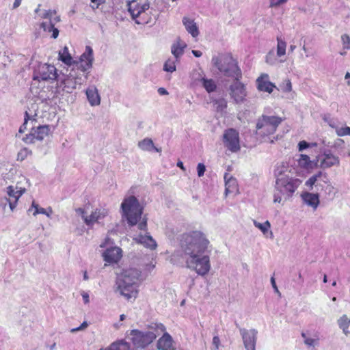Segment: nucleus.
<instances>
[{"mask_svg": "<svg viewBox=\"0 0 350 350\" xmlns=\"http://www.w3.org/2000/svg\"><path fill=\"white\" fill-rule=\"evenodd\" d=\"M208 245V240L200 231L184 233L180 239V250L187 256V267L200 276L206 275L211 269Z\"/></svg>", "mask_w": 350, "mask_h": 350, "instance_id": "nucleus-1", "label": "nucleus"}, {"mask_svg": "<svg viewBox=\"0 0 350 350\" xmlns=\"http://www.w3.org/2000/svg\"><path fill=\"white\" fill-rule=\"evenodd\" d=\"M144 279L136 268L124 269L117 277L116 292L127 300L135 299L138 294L139 283Z\"/></svg>", "mask_w": 350, "mask_h": 350, "instance_id": "nucleus-2", "label": "nucleus"}, {"mask_svg": "<svg viewBox=\"0 0 350 350\" xmlns=\"http://www.w3.org/2000/svg\"><path fill=\"white\" fill-rule=\"evenodd\" d=\"M301 183V179L293 176L277 178L274 188L273 202L283 206L293 196Z\"/></svg>", "mask_w": 350, "mask_h": 350, "instance_id": "nucleus-3", "label": "nucleus"}, {"mask_svg": "<svg viewBox=\"0 0 350 350\" xmlns=\"http://www.w3.org/2000/svg\"><path fill=\"white\" fill-rule=\"evenodd\" d=\"M149 329V330L145 332L138 329L131 331V339L135 348L144 349L151 344L163 332L166 330L165 327L160 323H151Z\"/></svg>", "mask_w": 350, "mask_h": 350, "instance_id": "nucleus-4", "label": "nucleus"}, {"mask_svg": "<svg viewBox=\"0 0 350 350\" xmlns=\"http://www.w3.org/2000/svg\"><path fill=\"white\" fill-rule=\"evenodd\" d=\"M128 11L137 24L150 23L155 18L152 14L148 0H132L127 2Z\"/></svg>", "mask_w": 350, "mask_h": 350, "instance_id": "nucleus-5", "label": "nucleus"}, {"mask_svg": "<svg viewBox=\"0 0 350 350\" xmlns=\"http://www.w3.org/2000/svg\"><path fill=\"white\" fill-rule=\"evenodd\" d=\"M122 216L129 226L136 225L142 218L143 207L133 196L125 197L120 206Z\"/></svg>", "mask_w": 350, "mask_h": 350, "instance_id": "nucleus-6", "label": "nucleus"}, {"mask_svg": "<svg viewBox=\"0 0 350 350\" xmlns=\"http://www.w3.org/2000/svg\"><path fill=\"white\" fill-rule=\"evenodd\" d=\"M213 65L224 76L235 79H241L242 72L238 66L236 59L230 55H224L220 57L212 58Z\"/></svg>", "mask_w": 350, "mask_h": 350, "instance_id": "nucleus-7", "label": "nucleus"}, {"mask_svg": "<svg viewBox=\"0 0 350 350\" xmlns=\"http://www.w3.org/2000/svg\"><path fill=\"white\" fill-rule=\"evenodd\" d=\"M40 5L35 10V13L38 14V17L41 19L46 20L40 23V28L46 32H52L51 37L57 38L59 35V30L55 27L57 23L60 21L59 16L57 15L55 10H43L40 9Z\"/></svg>", "mask_w": 350, "mask_h": 350, "instance_id": "nucleus-8", "label": "nucleus"}, {"mask_svg": "<svg viewBox=\"0 0 350 350\" xmlns=\"http://www.w3.org/2000/svg\"><path fill=\"white\" fill-rule=\"evenodd\" d=\"M305 185L310 190L314 188L317 191H324L327 194H330L334 189L327 174L321 171L311 176L306 181Z\"/></svg>", "mask_w": 350, "mask_h": 350, "instance_id": "nucleus-9", "label": "nucleus"}, {"mask_svg": "<svg viewBox=\"0 0 350 350\" xmlns=\"http://www.w3.org/2000/svg\"><path fill=\"white\" fill-rule=\"evenodd\" d=\"M282 122V119L278 116H262L256 124L258 134L262 135L273 134Z\"/></svg>", "mask_w": 350, "mask_h": 350, "instance_id": "nucleus-10", "label": "nucleus"}, {"mask_svg": "<svg viewBox=\"0 0 350 350\" xmlns=\"http://www.w3.org/2000/svg\"><path fill=\"white\" fill-rule=\"evenodd\" d=\"M276 53L271 50L265 56V62L270 66H276L286 62L287 44L281 37H277Z\"/></svg>", "mask_w": 350, "mask_h": 350, "instance_id": "nucleus-11", "label": "nucleus"}, {"mask_svg": "<svg viewBox=\"0 0 350 350\" xmlns=\"http://www.w3.org/2000/svg\"><path fill=\"white\" fill-rule=\"evenodd\" d=\"M138 228L142 231L139 234L133 237V240L147 247L150 250L156 249L157 244L156 241L146 232L147 230V219L143 217L142 220L139 222Z\"/></svg>", "mask_w": 350, "mask_h": 350, "instance_id": "nucleus-12", "label": "nucleus"}, {"mask_svg": "<svg viewBox=\"0 0 350 350\" xmlns=\"http://www.w3.org/2000/svg\"><path fill=\"white\" fill-rule=\"evenodd\" d=\"M57 79L56 68L51 64H40L35 69L33 79L53 81Z\"/></svg>", "mask_w": 350, "mask_h": 350, "instance_id": "nucleus-13", "label": "nucleus"}, {"mask_svg": "<svg viewBox=\"0 0 350 350\" xmlns=\"http://www.w3.org/2000/svg\"><path fill=\"white\" fill-rule=\"evenodd\" d=\"M229 94L236 104H242L245 102L247 96L246 85L241 81V79H235L229 86Z\"/></svg>", "mask_w": 350, "mask_h": 350, "instance_id": "nucleus-14", "label": "nucleus"}, {"mask_svg": "<svg viewBox=\"0 0 350 350\" xmlns=\"http://www.w3.org/2000/svg\"><path fill=\"white\" fill-rule=\"evenodd\" d=\"M113 241L109 237H106L105 241L100 245V247H107L103 252L104 260L109 263L117 262L122 257V250L116 246H111Z\"/></svg>", "mask_w": 350, "mask_h": 350, "instance_id": "nucleus-15", "label": "nucleus"}, {"mask_svg": "<svg viewBox=\"0 0 350 350\" xmlns=\"http://www.w3.org/2000/svg\"><path fill=\"white\" fill-rule=\"evenodd\" d=\"M222 142L224 147L231 152H237L241 148L239 133L234 129L224 131Z\"/></svg>", "mask_w": 350, "mask_h": 350, "instance_id": "nucleus-16", "label": "nucleus"}, {"mask_svg": "<svg viewBox=\"0 0 350 350\" xmlns=\"http://www.w3.org/2000/svg\"><path fill=\"white\" fill-rule=\"evenodd\" d=\"M94 60L93 49L90 46H86L85 51L80 56L79 60L73 62V68L81 72L90 73Z\"/></svg>", "mask_w": 350, "mask_h": 350, "instance_id": "nucleus-17", "label": "nucleus"}, {"mask_svg": "<svg viewBox=\"0 0 350 350\" xmlns=\"http://www.w3.org/2000/svg\"><path fill=\"white\" fill-rule=\"evenodd\" d=\"M76 212L80 215L87 226H93L95 223H100L105 217L108 215V210L105 208H96L90 216H87L85 211L79 208Z\"/></svg>", "mask_w": 350, "mask_h": 350, "instance_id": "nucleus-18", "label": "nucleus"}, {"mask_svg": "<svg viewBox=\"0 0 350 350\" xmlns=\"http://www.w3.org/2000/svg\"><path fill=\"white\" fill-rule=\"evenodd\" d=\"M340 164L338 157L334 155L330 150H325L319 154L315 159V165L321 169L325 170L333 166H338Z\"/></svg>", "mask_w": 350, "mask_h": 350, "instance_id": "nucleus-19", "label": "nucleus"}, {"mask_svg": "<svg viewBox=\"0 0 350 350\" xmlns=\"http://www.w3.org/2000/svg\"><path fill=\"white\" fill-rule=\"evenodd\" d=\"M50 130V127L48 125L33 127L31 129L30 133L23 138V140L27 144L35 143L36 141H42L45 137L48 136Z\"/></svg>", "mask_w": 350, "mask_h": 350, "instance_id": "nucleus-20", "label": "nucleus"}, {"mask_svg": "<svg viewBox=\"0 0 350 350\" xmlns=\"http://www.w3.org/2000/svg\"><path fill=\"white\" fill-rule=\"evenodd\" d=\"M6 196L8 199V204L11 211L16 208L18 201L22 195L25 192V189L17 186H8L5 189Z\"/></svg>", "mask_w": 350, "mask_h": 350, "instance_id": "nucleus-21", "label": "nucleus"}, {"mask_svg": "<svg viewBox=\"0 0 350 350\" xmlns=\"http://www.w3.org/2000/svg\"><path fill=\"white\" fill-rule=\"evenodd\" d=\"M244 347L246 350H256L258 332L255 329H241Z\"/></svg>", "mask_w": 350, "mask_h": 350, "instance_id": "nucleus-22", "label": "nucleus"}, {"mask_svg": "<svg viewBox=\"0 0 350 350\" xmlns=\"http://www.w3.org/2000/svg\"><path fill=\"white\" fill-rule=\"evenodd\" d=\"M191 78L195 81H200L208 93L214 92L217 88L215 82L213 79L205 78L200 69L193 70L191 73Z\"/></svg>", "mask_w": 350, "mask_h": 350, "instance_id": "nucleus-23", "label": "nucleus"}, {"mask_svg": "<svg viewBox=\"0 0 350 350\" xmlns=\"http://www.w3.org/2000/svg\"><path fill=\"white\" fill-rule=\"evenodd\" d=\"M257 89L260 92H265L271 94L273 89L275 88L274 83L269 81V76L268 74H261L256 81Z\"/></svg>", "mask_w": 350, "mask_h": 350, "instance_id": "nucleus-24", "label": "nucleus"}, {"mask_svg": "<svg viewBox=\"0 0 350 350\" xmlns=\"http://www.w3.org/2000/svg\"><path fill=\"white\" fill-rule=\"evenodd\" d=\"M292 170L293 168L286 161L277 163L273 170V175L275 180H277V178L293 176V173Z\"/></svg>", "mask_w": 350, "mask_h": 350, "instance_id": "nucleus-25", "label": "nucleus"}, {"mask_svg": "<svg viewBox=\"0 0 350 350\" xmlns=\"http://www.w3.org/2000/svg\"><path fill=\"white\" fill-rule=\"evenodd\" d=\"M303 202L308 206L316 210L320 203L319 195L318 193H310L308 191L303 192L301 195Z\"/></svg>", "mask_w": 350, "mask_h": 350, "instance_id": "nucleus-26", "label": "nucleus"}, {"mask_svg": "<svg viewBox=\"0 0 350 350\" xmlns=\"http://www.w3.org/2000/svg\"><path fill=\"white\" fill-rule=\"evenodd\" d=\"M85 94L92 107L98 106L100 104V96L95 85H90L85 90Z\"/></svg>", "mask_w": 350, "mask_h": 350, "instance_id": "nucleus-27", "label": "nucleus"}, {"mask_svg": "<svg viewBox=\"0 0 350 350\" xmlns=\"http://www.w3.org/2000/svg\"><path fill=\"white\" fill-rule=\"evenodd\" d=\"M163 336L157 341V348L159 350H175L172 336L165 332H162Z\"/></svg>", "mask_w": 350, "mask_h": 350, "instance_id": "nucleus-28", "label": "nucleus"}, {"mask_svg": "<svg viewBox=\"0 0 350 350\" xmlns=\"http://www.w3.org/2000/svg\"><path fill=\"white\" fill-rule=\"evenodd\" d=\"M187 46V45L186 42L182 40L180 38H178L173 42L171 46V52L176 60H179V59L183 55L184 51Z\"/></svg>", "mask_w": 350, "mask_h": 350, "instance_id": "nucleus-29", "label": "nucleus"}, {"mask_svg": "<svg viewBox=\"0 0 350 350\" xmlns=\"http://www.w3.org/2000/svg\"><path fill=\"white\" fill-rule=\"evenodd\" d=\"M183 23L187 30V31L191 34V36L193 38H198V36L200 34V31L198 29V27L197 26V24L194 21V20L188 18V17H183Z\"/></svg>", "mask_w": 350, "mask_h": 350, "instance_id": "nucleus-30", "label": "nucleus"}, {"mask_svg": "<svg viewBox=\"0 0 350 350\" xmlns=\"http://www.w3.org/2000/svg\"><path fill=\"white\" fill-rule=\"evenodd\" d=\"M225 180V193L226 195L229 193H236L237 189V181L236 178H233L230 174L226 173L224 174Z\"/></svg>", "mask_w": 350, "mask_h": 350, "instance_id": "nucleus-31", "label": "nucleus"}, {"mask_svg": "<svg viewBox=\"0 0 350 350\" xmlns=\"http://www.w3.org/2000/svg\"><path fill=\"white\" fill-rule=\"evenodd\" d=\"M137 146L143 151L152 152L154 150L157 152H161V149L157 148L150 138L146 137L139 141Z\"/></svg>", "mask_w": 350, "mask_h": 350, "instance_id": "nucleus-32", "label": "nucleus"}, {"mask_svg": "<svg viewBox=\"0 0 350 350\" xmlns=\"http://www.w3.org/2000/svg\"><path fill=\"white\" fill-rule=\"evenodd\" d=\"M297 162L298 166L302 169L310 170L316 167L315 160L311 161L310 158L306 154H299V158L297 159Z\"/></svg>", "mask_w": 350, "mask_h": 350, "instance_id": "nucleus-33", "label": "nucleus"}, {"mask_svg": "<svg viewBox=\"0 0 350 350\" xmlns=\"http://www.w3.org/2000/svg\"><path fill=\"white\" fill-rule=\"evenodd\" d=\"M254 225L262 232L265 237L270 239L273 238V232L271 230H270L271 224L269 221H266L264 223H260L256 221H254Z\"/></svg>", "mask_w": 350, "mask_h": 350, "instance_id": "nucleus-34", "label": "nucleus"}, {"mask_svg": "<svg viewBox=\"0 0 350 350\" xmlns=\"http://www.w3.org/2000/svg\"><path fill=\"white\" fill-rule=\"evenodd\" d=\"M71 72V77L75 78L77 83H79L81 85L86 81L88 78L89 73L86 72H81L77 68H72Z\"/></svg>", "mask_w": 350, "mask_h": 350, "instance_id": "nucleus-35", "label": "nucleus"}, {"mask_svg": "<svg viewBox=\"0 0 350 350\" xmlns=\"http://www.w3.org/2000/svg\"><path fill=\"white\" fill-rule=\"evenodd\" d=\"M100 350H133L131 349L129 342L124 340H120L113 342L109 347L106 349H101Z\"/></svg>", "mask_w": 350, "mask_h": 350, "instance_id": "nucleus-36", "label": "nucleus"}, {"mask_svg": "<svg viewBox=\"0 0 350 350\" xmlns=\"http://www.w3.org/2000/svg\"><path fill=\"white\" fill-rule=\"evenodd\" d=\"M338 324L339 327L346 336L350 334V319L347 315H342L338 320Z\"/></svg>", "mask_w": 350, "mask_h": 350, "instance_id": "nucleus-37", "label": "nucleus"}, {"mask_svg": "<svg viewBox=\"0 0 350 350\" xmlns=\"http://www.w3.org/2000/svg\"><path fill=\"white\" fill-rule=\"evenodd\" d=\"M301 336L304 338V344L309 347H315L319 345V338L317 334L312 337L309 334L303 332Z\"/></svg>", "mask_w": 350, "mask_h": 350, "instance_id": "nucleus-38", "label": "nucleus"}, {"mask_svg": "<svg viewBox=\"0 0 350 350\" xmlns=\"http://www.w3.org/2000/svg\"><path fill=\"white\" fill-rule=\"evenodd\" d=\"M62 83L64 84V88L66 89L68 92H71L73 90L76 89L78 85H80L79 83H76L75 78L71 77V72L62 81Z\"/></svg>", "mask_w": 350, "mask_h": 350, "instance_id": "nucleus-39", "label": "nucleus"}, {"mask_svg": "<svg viewBox=\"0 0 350 350\" xmlns=\"http://www.w3.org/2000/svg\"><path fill=\"white\" fill-rule=\"evenodd\" d=\"M59 58L63 63L68 66L72 65L74 62L67 46H64V49L59 52Z\"/></svg>", "mask_w": 350, "mask_h": 350, "instance_id": "nucleus-40", "label": "nucleus"}, {"mask_svg": "<svg viewBox=\"0 0 350 350\" xmlns=\"http://www.w3.org/2000/svg\"><path fill=\"white\" fill-rule=\"evenodd\" d=\"M213 105L218 112H223L227 107V100L225 98H220L213 101Z\"/></svg>", "mask_w": 350, "mask_h": 350, "instance_id": "nucleus-41", "label": "nucleus"}, {"mask_svg": "<svg viewBox=\"0 0 350 350\" xmlns=\"http://www.w3.org/2000/svg\"><path fill=\"white\" fill-rule=\"evenodd\" d=\"M178 60L176 59H168L164 64L163 70L168 72H173L176 70V64Z\"/></svg>", "mask_w": 350, "mask_h": 350, "instance_id": "nucleus-42", "label": "nucleus"}, {"mask_svg": "<svg viewBox=\"0 0 350 350\" xmlns=\"http://www.w3.org/2000/svg\"><path fill=\"white\" fill-rule=\"evenodd\" d=\"M29 213H32L33 216H36L38 214H43L46 213L45 211V208L40 207L38 204H36L34 201L32 202L31 207L27 210Z\"/></svg>", "mask_w": 350, "mask_h": 350, "instance_id": "nucleus-43", "label": "nucleus"}, {"mask_svg": "<svg viewBox=\"0 0 350 350\" xmlns=\"http://www.w3.org/2000/svg\"><path fill=\"white\" fill-rule=\"evenodd\" d=\"M280 90L283 92H291L292 91V83L290 79H285L280 85Z\"/></svg>", "mask_w": 350, "mask_h": 350, "instance_id": "nucleus-44", "label": "nucleus"}, {"mask_svg": "<svg viewBox=\"0 0 350 350\" xmlns=\"http://www.w3.org/2000/svg\"><path fill=\"white\" fill-rule=\"evenodd\" d=\"M341 42L344 50H350V36L348 34L341 36Z\"/></svg>", "mask_w": 350, "mask_h": 350, "instance_id": "nucleus-45", "label": "nucleus"}, {"mask_svg": "<svg viewBox=\"0 0 350 350\" xmlns=\"http://www.w3.org/2000/svg\"><path fill=\"white\" fill-rule=\"evenodd\" d=\"M323 120L325 122L327 123L332 128H336V120L332 118L329 114H324Z\"/></svg>", "mask_w": 350, "mask_h": 350, "instance_id": "nucleus-46", "label": "nucleus"}, {"mask_svg": "<svg viewBox=\"0 0 350 350\" xmlns=\"http://www.w3.org/2000/svg\"><path fill=\"white\" fill-rule=\"evenodd\" d=\"M336 131L338 136H350V127L349 126L336 128Z\"/></svg>", "mask_w": 350, "mask_h": 350, "instance_id": "nucleus-47", "label": "nucleus"}, {"mask_svg": "<svg viewBox=\"0 0 350 350\" xmlns=\"http://www.w3.org/2000/svg\"><path fill=\"white\" fill-rule=\"evenodd\" d=\"M212 350H219L221 346V341L218 336H215L212 340Z\"/></svg>", "mask_w": 350, "mask_h": 350, "instance_id": "nucleus-48", "label": "nucleus"}, {"mask_svg": "<svg viewBox=\"0 0 350 350\" xmlns=\"http://www.w3.org/2000/svg\"><path fill=\"white\" fill-rule=\"evenodd\" d=\"M313 144H310L306 141H301L298 144L299 151H303L304 150L312 147Z\"/></svg>", "mask_w": 350, "mask_h": 350, "instance_id": "nucleus-49", "label": "nucleus"}, {"mask_svg": "<svg viewBox=\"0 0 350 350\" xmlns=\"http://www.w3.org/2000/svg\"><path fill=\"white\" fill-rule=\"evenodd\" d=\"M206 171V167L203 163H198L197 166V172L199 177L204 176Z\"/></svg>", "mask_w": 350, "mask_h": 350, "instance_id": "nucleus-50", "label": "nucleus"}, {"mask_svg": "<svg viewBox=\"0 0 350 350\" xmlns=\"http://www.w3.org/2000/svg\"><path fill=\"white\" fill-rule=\"evenodd\" d=\"M270 7H278L285 3L287 0H269Z\"/></svg>", "mask_w": 350, "mask_h": 350, "instance_id": "nucleus-51", "label": "nucleus"}, {"mask_svg": "<svg viewBox=\"0 0 350 350\" xmlns=\"http://www.w3.org/2000/svg\"><path fill=\"white\" fill-rule=\"evenodd\" d=\"M87 327H88V323H87V322L84 321L80 326L71 329L70 332L74 333L76 332H79V331L85 329Z\"/></svg>", "mask_w": 350, "mask_h": 350, "instance_id": "nucleus-52", "label": "nucleus"}, {"mask_svg": "<svg viewBox=\"0 0 350 350\" xmlns=\"http://www.w3.org/2000/svg\"><path fill=\"white\" fill-rule=\"evenodd\" d=\"M8 204V199L7 197L0 198V206L2 207L3 210H5L7 204Z\"/></svg>", "mask_w": 350, "mask_h": 350, "instance_id": "nucleus-53", "label": "nucleus"}, {"mask_svg": "<svg viewBox=\"0 0 350 350\" xmlns=\"http://www.w3.org/2000/svg\"><path fill=\"white\" fill-rule=\"evenodd\" d=\"M29 119V116L28 115V113L26 111L25 112V122L19 129V132L20 133H23L24 131L26 129V124H27V120Z\"/></svg>", "mask_w": 350, "mask_h": 350, "instance_id": "nucleus-54", "label": "nucleus"}, {"mask_svg": "<svg viewBox=\"0 0 350 350\" xmlns=\"http://www.w3.org/2000/svg\"><path fill=\"white\" fill-rule=\"evenodd\" d=\"M81 295L83 297V302L84 304H87L90 302V299H89V294L88 292H85L84 291H82L81 293Z\"/></svg>", "mask_w": 350, "mask_h": 350, "instance_id": "nucleus-55", "label": "nucleus"}, {"mask_svg": "<svg viewBox=\"0 0 350 350\" xmlns=\"http://www.w3.org/2000/svg\"><path fill=\"white\" fill-rule=\"evenodd\" d=\"M155 267V263H153L152 262L150 264H147L145 267V271L148 272H151Z\"/></svg>", "mask_w": 350, "mask_h": 350, "instance_id": "nucleus-56", "label": "nucleus"}, {"mask_svg": "<svg viewBox=\"0 0 350 350\" xmlns=\"http://www.w3.org/2000/svg\"><path fill=\"white\" fill-rule=\"evenodd\" d=\"M271 283L272 287L273 288L275 292L278 293L279 295H280V293L278 288V286L275 284V279L273 277L271 278Z\"/></svg>", "mask_w": 350, "mask_h": 350, "instance_id": "nucleus-57", "label": "nucleus"}, {"mask_svg": "<svg viewBox=\"0 0 350 350\" xmlns=\"http://www.w3.org/2000/svg\"><path fill=\"white\" fill-rule=\"evenodd\" d=\"M158 93L161 96L168 94V92L164 88H159L158 89Z\"/></svg>", "mask_w": 350, "mask_h": 350, "instance_id": "nucleus-58", "label": "nucleus"}, {"mask_svg": "<svg viewBox=\"0 0 350 350\" xmlns=\"http://www.w3.org/2000/svg\"><path fill=\"white\" fill-rule=\"evenodd\" d=\"M191 53L196 57H200L202 55V53L200 51H197V50H192Z\"/></svg>", "mask_w": 350, "mask_h": 350, "instance_id": "nucleus-59", "label": "nucleus"}, {"mask_svg": "<svg viewBox=\"0 0 350 350\" xmlns=\"http://www.w3.org/2000/svg\"><path fill=\"white\" fill-rule=\"evenodd\" d=\"M45 211L46 213H44V215H46L48 217H51V216L53 213L52 208L51 207H49L46 209H45Z\"/></svg>", "mask_w": 350, "mask_h": 350, "instance_id": "nucleus-60", "label": "nucleus"}, {"mask_svg": "<svg viewBox=\"0 0 350 350\" xmlns=\"http://www.w3.org/2000/svg\"><path fill=\"white\" fill-rule=\"evenodd\" d=\"M105 0H91V2L96 5V8L100 4L103 3Z\"/></svg>", "mask_w": 350, "mask_h": 350, "instance_id": "nucleus-61", "label": "nucleus"}, {"mask_svg": "<svg viewBox=\"0 0 350 350\" xmlns=\"http://www.w3.org/2000/svg\"><path fill=\"white\" fill-rule=\"evenodd\" d=\"M22 0H14L13 8H17L21 4Z\"/></svg>", "mask_w": 350, "mask_h": 350, "instance_id": "nucleus-62", "label": "nucleus"}, {"mask_svg": "<svg viewBox=\"0 0 350 350\" xmlns=\"http://www.w3.org/2000/svg\"><path fill=\"white\" fill-rule=\"evenodd\" d=\"M345 80H347V83L349 85H350V73L347 72L345 77Z\"/></svg>", "mask_w": 350, "mask_h": 350, "instance_id": "nucleus-63", "label": "nucleus"}, {"mask_svg": "<svg viewBox=\"0 0 350 350\" xmlns=\"http://www.w3.org/2000/svg\"><path fill=\"white\" fill-rule=\"evenodd\" d=\"M296 49V45L291 44L288 48L289 53H293Z\"/></svg>", "mask_w": 350, "mask_h": 350, "instance_id": "nucleus-64", "label": "nucleus"}]
</instances>
